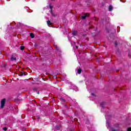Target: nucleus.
Listing matches in <instances>:
<instances>
[{
  "mask_svg": "<svg viewBox=\"0 0 131 131\" xmlns=\"http://www.w3.org/2000/svg\"><path fill=\"white\" fill-rule=\"evenodd\" d=\"M113 10V7L112 6V5H110L108 8V11L111 12V11H112Z\"/></svg>",
  "mask_w": 131,
  "mask_h": 131,
  "instance_id": "obj_6",
  "label": "nucleus"
},
{
  "mask_svg": "<svg viewBox=\"0 0 131 131\" xmlns=\"http://www.w3.org/2000/svg\"><path fill=\"white\" fill-rule=\"evenodd\" d=\"M92 28H93V27H89V29H92Z\"/></svg>",
  "mask_w": 131,
  "mask_h": 131,
  "instance_id": "obj_18",
  "label": "nucleus"
},
{
  "mask_svg": "<svg viewBox=\"0 0 131 131\" xmlns=\"http://www.w3.org/2000/svg\"><path fill=\"white\" fill-rule=\"evenodd\" d=\"M76 121H78V120L77 119H76Z\"/></svg>",
  "mask_w": 131,
  "mask_h": 131,
  "instance_id": "obj_22",
  "label": "nucleus"
},
{
  "mask_svg": "<svg viewBox=\"0 0 131 131\" xmlns=\"http://www.w3.org/2000/svg\"><path fill=\"white\" fill-rule=\"evenodd\" d=\"M34 91H35V92H37V91H36V88L34 89Z\"/></svg>",
  "mask_w": 131,
  "mask_h": 131,
  "instance_id": "obj_17",
  "label": "nucleus"
},
{
  "mask_svg": "<svg viewBox=\"0 0 131 131\" xmlns=\"http://www.w3.org/2000/svg\"><path fill=\"white\" fill-rule=\"evenodd\" d=\"M19 25H21V23H19Z\"/></svg>",
  "mask_w": 131,
  "mask_h": 131,
  "instance_id": "obj_23",
  "label": "nucleus"
},
{
  "mask_svg": "<svg viewBox=\"0 0 131 131\" xmlns=\"http://www.w3.org/2000/svg\"><path fill=\"white\" fill-rule=\"evenodd\" d=\"M76 49H78V46H76Z\"/></svg>",
  "mask_w": 131,
  "mask_h": 131,
  "instance_id": "obj_19",
  "label": "nucleus"
},
{
  "mask_svg": "<svg viewBox=\"0 0 131 131\" xmlns=\"http://www.w3.org/2000/svg\"><path fill=\"white\" fill-rule=\"evenodd\" d=\"M88 17V13H85L84 15L82 16L81 17V19H83V20H84L86 17Z\"/></svg>",
  "mask_w": 131,
  "mask_h": 131,
  "instance_id": "obj_3",
  "label": "nucleus"
},
{
  "mask_svg": "<svg viewBox=\"0 0 131 131\" xmlns=\"http://www.w3.org/2000/svg\"><path fill=\"white\" fill-rule=\"evenodd\" d=\"M127 131H131V128H130V127L128 128L127 129Z\"/></svg>",
  "mask_w": 131,
  "mask_h": 131,
  "instance_id": "obj_16",
  "label": "nucleus"
},
{
  "mask_svg": "<svg viewBox=\"0 0 131 131\" xmlns=\"http://www.w3.org/2000/svg\"><path fill=\"white\" fill-rule=\"evenodd\" d=\"M10 60L11 61H12V62H13V61H16V60H17V58L15 57H14L13 55L11 56V57L10 58Z\"/></svg>",
  "mask_w": 131,
  "mask_h": 131,
  "instance_id": "obj_2",
  "label": "nucleus"
},
{
  "mask_svg": "<svg viewBox=\"0 0 131 131\" xmlns=\"http://www.w3.org/2000/svg\"><path fill=\"white\" fill-rule=\"evenodd\" d=\"M91 95H92V96L94 97V98H96V94H95V93H91Z\"/></svg>",
  "mask_w": 131,
  "mask_h": 131,
  "instance_id": "obj_13",
  "label": "nucleus"
},
{
  "mask_svg": "<svg viewBox=\"0 0 131 131\" xmlns=\"http://www.w3.org/2000/svg\"><path fill=\"white\" fill-rule=\"evenodd\" d=\"M81 71H82V70H81V69L80 68H79L78 70H77V73L78 74H81Z\"/></svg>",
  "mask_w": 131,
  "mask_h": 131,
  "instance_id": "obj_5",
  "label": "nucleus"
},
{
  "mask_svg": "<svg viewBox=\"0 0 131 131\" xmlns=\"http://www.w3.org/2000/svg\"><path fill=\"white\" fill-rule=\"evenodd\" d=\"M55 50H56V51H59V47L57 46H55Z\"/></svg>",
  "mask_w": 131,
  "mask_h": 131,
  "instance_id": "obj_12",
  "label": "nucleus"
},
{
  "mask_svg": "<svg viewBox=\"0 0 131 131\" xmlns=\"http://www.w3.org/2000/svg\"><path fill=\"white\" fill-rule=\"evenodd\" d=\"M24 49H25V47H24V46H20V50H21V51H23V50H24Z\"/></svg>",
  "mask_w": 131,
  "mask_h": 131,
  "instance_id": "obj_11",
  "label": "nucleus"
},
{
  "mask_svg": "<svg viewBox=\"0 0 131 131\" xmlns=\"http://www.w3.org/2000/svg\"><path fill=\"white\" fill-rule=\"evenodd\" d=\"M5 105H6V99H3L1 101V108H2L3 109V108H4V107H5Z\"/></svg>",
  "mask_w": 131,
  "mask_h": 131,
  "instance_id": "obj_1",
  "label": "nucleus"
},
{
  "mask_svg": "<svg viewBox=\"0 0 131 131\" xmlns=\"http://www.w3.org/2000/svg\"><path fill=\"white\" fill-rule=\"evenodd\" d=\"M8 129V128H7V127H5L4 128H3V130L6 131Z\"/></svg>",
  "mask_w": 131,
  "mask_h": 131,
  "instance_id": "obj_15",
  "label": "nucleus"
},
{
  "mask_svg": "<svg viewBox=\"0 0 131 131\" xmlns=\"http://www.w3.org/2000/svg\"><path fill=\"white\" fill-rule=\"evenodd\" d=\"M37 94L38 95H39V92H37Z\"/></svg>",
  "mask_w": 131,
  "mask_h": 131,
  "instance_id": "obj_20",
  "label": "nucleus"
},
{
  "mask_svg": "<svg viewBox=\"0 0 131 131\" xmlns=\"http://www.w3.org/2000/svg\"><path fill=\"white\" fill-rule=\"evenodd\" d=\"M28 73L27 72H21L19 74V76H23V75H27Z\"/></svg>",
  "mask_w": 131,
  "mask_h": 131,
  "instance_id": "obj_4",
  "label": "nucleus"
},
{
  "mask_svg": "<svg viewBox=\"0 0 131 131\" xmlns=\"http://www.w3.org/2000/svg\"><path fill=\"white\" fill-rule=\"evenodd\" d=\"M47 25H52V23H51V21L50 20H48L47 21Z\"/></svg>",
  "mask_w": 131,
  "mask_h": 131,
  "instance_id": "obj_10",
  "label": "nucleus"
},
{
  "mask_svg": "<svg viewBox=\"0 0 131 131\" xmlns=\"http://www.w3.org/2000/svg\"><path fill=\"white\" fill-rule=\"evenodd\" d=\"M49 8H50V9L51 10V11H50L51 14H53V6L50 5L49 6Z\"/></svg>",
  "mask_w": 131,
  "mask_h": 131,
  "instance_id": "obj_7",
  "label": "nucleus"
},
{
  "mask_svg": "<svg viewBox=\"0 0 131 131\" xmlns=\"http://www.w3.org/2000/svg\"><path fill=\"white\" fill-rule=\"evenodd\" d=\"M30 36L31 37V38H34V34L32 33H30Z\"/></svg>",
  "mask_w": 131,
  "mask_h": 131,
  "instance_id": "obj_8",
  "label": "nucleus"
},
{
  "mask_svg": "<svg viewBox=\"0 0 131 131\" xmlns=\"http://www.w3.org/2000/svg\"><path fill=\"white\" fill-rule=\"evenodd\" d=\"M76 31H73L72 32V34L73 35H74V36H75L76 35Z\"/></svg>",
  "mask_w": 131,
  "mask_h": 131,
  "instance_id": "obj_9",
  "label": "nucleus"
},
{
  "mask_svg": "<svg viewBox=\"0 0 131 131\" xmlns=\"http://www.w3.org/2000/svg\"><path fill=\"white\" fill-rule=\"evenodd\" d=\"M97 62H98V61H99V60L98 59V58L96 59Z\"/></svg>",
  "mask_w": 131,
  "mask_h": 131,
  "instance_id": "obj_21",
  "label": "nucleus"
},
{
  "mask_svg": "<svg viewBox=\"0 0 131 131\" xmlns=\"http://www.w3.org/2000/svg\"><path fill=\"white\" fill-rule=\"evenodd\" d=\"M86 123H87V124H90V120H87L86 121Z\"/></svg>",
  "mask_w": 131,
  "mask_h": 131,
  "instance_id": "obj_14",
  "label": "nucleus"
}]
</instances>
